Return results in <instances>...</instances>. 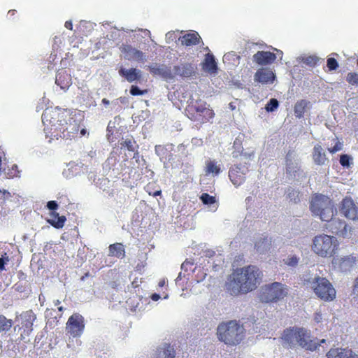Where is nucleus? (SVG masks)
I'll return each mask as SVG.
<instances>
[{"instance_id": "6ab92c4d", "label": "nucleus", "mask_w": 358, "mask_h": 358, "mask_svg": "<svg viewBox=\"0 0 358 358\" xmlns=\"http://www.w3.org/2000/svg\"><path fill=\"white\" fill-rule=\"evenodd\" d=\"M202 39L196 31H190L178 38V41L185 47H190L199 45Z\"/></svg>"}, {"instance_id": "b1692460", "label": "nucleus", "mask_w": 358, "mask_h": 358, "mask_svg": "<svg viewBox=\"0 0 358 358\" xmlns=\"http://www.w3.org/2000/svg\"><path fill=\"white\" fill-rule=\"evenodd\" d=\"M119 74L122 77L124 78L129 83H133L134 81L139 80L141 78V71L136 68L126 69L122 67L119 70Z\"/></svg>"}, {"instance_id": "20e7f679", "label": "nucleus", "mask_w": 358, "mask_h": 358, "mask_svg": "<svg viewBox=\"0 0 358 358\" xmlns=\"http://www.w3.org/2000/svg\"><path fill=\"white\" fill-rule=\"evenodd\" d=\"M217 337L228 345L239 344L245 336V329L236 321L231 320L220 324L217 327Z\"/></svg>"}, {"instance_id": "1a4fd4ad", "label": "nucleus", "mask_w": 358, "mask_h": 358, "mask_svg": "<svg viewBox=\"0 0 358 358\" xmlns=\"http://www.w3.org/2000/svg\"><path fill=\"white\" fill-rule=\"evenodd\" d=\"M79 124L76 120H69L68 122L66 120V123L64 122L63 125L58 127V129H54L53 135L50 140L53 139H72L78 136L79 131Z\"/></svg>"}, {"instance_id": "052dcab7", "label": "nucleus", "mask_w": 358, "mask_h": 358, "mask_svg": "<svg viewBox=\"0 0 358 358\" xmlns=\"http://www.w3.org/2000/svg\"><path fill=\"white\" fill-rule=\"evenodd\" d=\"M107 131H108V133H111V134L113 133V131H112L111 127H110V124H108L107 127ZM108 135H109V134H108Z\"/></svg>"}, {"instance_id": "a19ab883", "label": "nucleus", "mask_w": 358, "mask_h": 358, "mask_svg": "<svg viewBox=\"0 0 358 358\" xmlns=\"http://www.w3.org/2000/svg\"><path fill=\"white\" fill-rule=\"evenodd\" d=\"M340 164L343 167H349L352 162V158L346 154L340 156Z\"/></svg>"}, {"instance_id": "338daca9", "label": "nucleus", "mask_w": 358, "mask_h": 358, "mask_svg": "<svg viewBox=\"0 0 358 358\" xmlns=\"http://www.w3.org/2000/svg\"><path fill=\"white\" fill-rule=\"evenodd\" d=\"M324 341H325L323 339V340H322L321 343H324Z\"/></svg>"}, {"instance_id": "c85d7f7f", "label": "nucleus", "mask_w": 358, "mask_h": 358, "mask_svg": "<svg viewBox=\"0 0 358 358\" xmlns=\"http://www.w3.org/2000/svg\"><path fill=\"white\" fill-rule=\"evenodd\" d=\"M52 219H48L47 222L56 229H61L64 226L66 218L65 216H59V213L52 210L50 213Z\"/></svg>"}, {"instance_id": "f704fd0d", "label": "nucleus", "mask_w": 358, "mask_h": 358, "mask_svg": "<svg viewBox=\"0 0 358 358\" xmlns=\"http://www.w3.org/2000/svg\"><path fill=\"white\" fill-rule=\"evenodd\" d=\"M12 325V320L7 319L3 315H0V333L9 331Z\"/></svg>"}, {"instance_id": "72a5a7b5", "label": "nucleus", "mask_w": 358, "mask_h": 358, "mask_svg": "<svg viewBox=\"0 0 358 358\" xmlns=\"http://www.w3.org/2000/svg\"><path fill=\"white\" fill-rule=\"evenodd\" d=\"M355 260L349 256H345L335 261V264L339 265L341 271H346L352 266Z\"/></svg>"}, {"instance_id": "7ed1b4c3", "label": "nucleus", "mask_w": 358, "mask_h": 358, "mask_svg": "<svg viewBox=\"0 0 358 358\" xmlns=\"http://www.w3.org/2000/svg\"><path fill=\"white\" fill-rule=\"evenodd\" d=\"M187 117L199 126L212 122L215 112L206 101L201 99H192L185 108Z\"/></svg>"}, {"instance_id": "79ce46f5", "label": "nucleus", "mask_w": 358, "mask_h": 358, "mask_svg": "<svg viewBox=\"0 0 358 358\" xmlns=\"http://www.w3.org/2000/svg\"><path fill=\"white\" fill-rule=\"evenodd\" d=\"M347 82L352 85H358V73L350 72L346 76Z\"/></svg>"}, {"instance_id": "0eeeda50", "label": "nucleus", "mask_w": 358, "mask_h": 358, "mask_svg": "<svg viewBox=\"0 0 358 358\" xmlns=\"http://www.w3.org/2000/svg\"><path fill=\"white\" fill-rule=\"evenodd\" d=\"M288 287L278 282L265 285L259 294V299L263 303H276L288 294Z\"/></svg>"}, {"instance_id": "6e6552de", "label": "nucleus", "mask_w": 358, "mask_h": 358, "mask_svg": "<svg viewBox=\"0 0 358 358\" xmlns=\"http://www.w3.org/2000/svg\"><path fill=\"white\" fill-rule=\"evenodd\" d=\"M311 288L322 301L330 302L336 296V291L330 281L324 277L316 276L313 279Z\"/></svg>"}, {"instance_id": "c756f323", "label": "nucleus", "mask_w": 358, "mask_h": 358, "mask_svg": "<svg viewBox=\"0 0 358 358\" xmlns=\"http://www.w3.org/2000/svg\"><path fill=\"white\" fill-rule=\"evenodd\" d=\"M220 165L215 160H207L206 162L205 173L206 175L218 176L221 172Z\"/></svg>"}, {"instance_id": "f3484780", "label": "nucleus", "mask_w": 358, "mask_h": 358, "mask_svg": "<svg viewBox=\"0 0 358 358\" xmlns=\"http://www.w3.org/2000/svg\"><path fill=\"white\" fill-rule=\"evenodd\" d=\"M248 168L241 164L234 165L229 171V177L231 182L236 187L242 185L245 179Z\"/></svg>"}, {"instance_id": "dca6fc26", "label": "nucleus", "mask_w": 358, "mask_h": 358, "mask_svg": "<svg viewBox=\"0 0 358 358\" xmlns=\"http://www.w3.org/2000/svg\"><path fill=\"white\" fill-rule=\"evenodd\" d=\"M301 327H292L283 331L281 336L282 345L286 348L293 349L298 343V335L300 334Z\"/></svg>"}, {"instance_id": "4c0bfd02", "label": "nucleus", "mask_w": 358, "mask_h": 358, "mask_svg": "<svg viewBox=\"0 0 358 358\" xmlns=\"http://www.w3.org/2000/svg\"><path fill=\"white\" fill-rule=\"evenodd\" d=\"M200 199L205 205H211L215 203V197L208 194V193H203L200 196Z\"/></svg>"}, {"instance_id": "9d476101", "label": "nucleus", "mask_w": 358, "mask_h": 358, "mask_svg": "<svg viewBox=\"0 0 358 358\" xmlns=\"http://www.w3.org/2000/svg\"><path fill=\"white\" fill-rule=\"evenodd\" d=\"M36 319V316L31 310L22 312L17 317V320L19 322L17 327H19V330L22 331L20 333L21 340L29 336L33 331V324Z\"/></svg>"}, {"instance_id": "2eb2a0df", "label": "nucleus", "mask_w": 358, "mask_h": 358, "mask_svg": "<svg viewBox=\"0 0 358 358\" xmlns=\"http://www.w3.org/2000/svg\"><path fill=\"white\" fill-rule=\"evenodd\" d=\"M297 345L308 351H315L320 345L314 339H312L310 331L301 327L300 334L298 335Z\"/></svg>"}, {"instance_id": "a211bd4d", "label": "nucleus", "mask_w": 358, "mask_h": 358, "mask_svg": "<svg viewBox=\"0 0 358 358\" xmlns=\"http://www.w3.org/2000/svg\"><path fill=\"white\" fill-rule=\"evenodd\" d=\"M148 70L152 76H159L165 80L173 79L171 68L165 64H154L148 66Z\"/></svg>"}, {"instance_id": "58836bf2", "label": "nucleus", "mask_w": 358, "mask_h": 358, "mask_svg": "<svg viewBox=\"0 0 358 358\" xmlns=\"http://www.w3.org/2000/svg\"><path fill=\"white\" fill-rule=\"evenodd\" d=\"M122 147L126 148L129 151L134 152L136 150V141L132 138H127L124 141L121 143Z\"/></svg>"}, {"instance_id": "6e6d98bb", "label": "nucleus", "mask_w": 358, "mask_h": 358, "mask_svg": "<svg viewBox=\"0 0 358 358\" xmlns=\"http://www.w3.org/2000/svg\"><path fill=\"white\" fill-rule=\"evenodd\" d=\"M16 13H17L16 10H10L8 12V15L11 17H13L16 14Z\"/></svg>"}, {"instance_id": "393cba45", "label": "nucleus", "mask_w": 358, "mask_h": 358, "mask_svg": "<svg viewBox=\"0 0 358 358\" xmlns=\"http://www.w3.org/2000/svg\"><path fill=\"white\" fill-rule=\"evenodd\" d=\"M202 68L206 72L210 74H216L217 73L218 68L217 62L212 54L207 53L205 55L204 60L202 63Z\"/></svg>"}, {"instance_id": "de8ad7c7", "label": "nucleus", "mask_w": 358, "mask_h": 358, "mask_svg": "<svg viewBox=\"0 0 358 358\" xmlns=\"http://www.w3.org/2000/svg\"><path fill=\"white\" fill-rule=\"evenodd\" d=\"M147 90H140L136 85H131L130 87V94L133 96L143 95L147 93Z\"/></svg>"}, {"instance_id": "7c9ffc66", "label": "nucleus", "mask_w": 358, "mask_h": 358, "mask_svg": "<svg viewBox=\"0 0 358 358\" xmlns=\"http://www.w3.org/2000/svg\"><path fill=\"white\" fill-rule=\"evenodd\" d=\"M109 255L122 259L125 257V250L124 245L120 243H116L110 245Z\"/></svg>"}, {"instance_id": "864d4df0", "label": "nucleus", "mask_w": 358, "mask_h": 358, "mask_svg": "<svg viewBox=\"0 0 358 358\" xmlns=\"http://www.w3.org/2000/svg\"><path fill=\"white\" fill-rule=\"evenodd\" d=\"M352 292L355 294H356L358 296V275L357 277L355 278L352 287Z\"/></svg>"}, {"instance_id": "bb28decb", "label": "nucleus", "mask_w": 358, "mask_h": 358, "mask_svg": "<svg viewBox=\"0 0 358 358\" xmlns=\"http://www.w3.org/2000/svg\"><path fill=\"white\" fill-rule=\"evenodd\" d=\"M176 350L170 343H164L162 347L157 348L155 358H175Z\"/></svg>"}, {"instance_id": "0e129e2a", "label": "nucleus", "mask_w": 358, "mask_h": 358, "mask_svg": "<svg viewBox=\"0 0 358 358\" xmlns=\"http://www.w3.org/2000/svg\"><path fill=\"white\" fill-rule=\"evenodd\" d=\"M54 303L55 306H58L60 304V301H59V300H56V301H55Z\"/></svg>"}, {"instance_id": "5fc2aeb1", "label": "nucleus", "mask_w": 358, "mask_h": 358, "mask_svg": "<svg viewBox=\"0 0 358 358\" xmlns=\"http://www.w3.org/2000/svg\"><path fill=\"white\" fill-rule=\"evenodd\" d=\"M64 26H65V27L66 29H68L69 30H72V29H73V24H72V22L71 20L66 21L65 24H64Z\"/></svg>"}, {"instance_id": "e2e57ef3", "label": "nucleus", "mask_w": 358, "mask_h": 358, "mask_svg": "<svg viewBox=\"0 0 358 358\" xmlns=\"http://www.w3.org/2000/svg\"><path fill=\"white\" fill-rule=\"evenodd\" d=\"M165 284V280H161L159 282V287H163Z\"/></svg>"}, {"instance_id": "cd10ccee", "label": "nucleus", "mask_w": 358, "mask_h": 358, "mask_svg": "<svg viewBox=\"0 0 358 358\" xmlns=\"http://www.w3.org/2000/svg\"><path fill=\"white\" fill-rule=\"evenodd\" d=\"M312 156L313 162L317 165H324L327 160L325 152L319 144L314 146Z\"/></svg>"}, {"instance_id": "49530a36", "label": "nucleus", "mask_w": 358, "mask_h": 358, "mask_svg": "<svg viewBox=\"0 0 358 358\" xmlns=\"http://www.w3.org/2000/svg\"><path fill=\"white\" fill-rule=\"evenodd\" d=\"M327 66L329 71H334L338 67V63L335 58L329 57L327 59Z\"/></svg>"}, {"instance_id": "4468645a", "label": "nucleus", "mask_w": 358, "mask_h": 358, "mask_svg": "<svg viewBox=\"0 0 358 358\" xmlns=\"http://www.w3.org/2000/svg\"><path fill=\"white\" fill-rule=\"evenodd\" d=\"M340 212L347 219L358 220V206L350 196H345L340 203Z\"/></svg>"}, {"instance_id": "423d86ee", "label": "nucleus", "mask_w": 358, "mask_h": 358, "mask_svg": "<svg viewBox=\"0 0 358 358\" xmlns=\"http://www.w3.org/2000/svg\"><path fill=\"white\" fill-rule=\"evenodd\" d=\"M339 247L336 238L327 234H319L313 240V251L322 257H333Z\"/></svg>"}, {"instance_id": "412c9836", "label": "nucleus", "mask_w": 358, "mask_h": 358, "mask_svg": "<svg viewBox=\"0 0 358 358\" xmlns=\"http://www.w3.org/2000/svg\"><path fill=\"white\" fill-rule=\"evenodd\" d=\"M327 358H358L352 350L347 348H331L326 355Z\"/></svg>"}, {"instance_id": "f03ea898", "label": "nucleus", "mask_w": 358, "mask_h": 358, "mask_svg": "<svg viewBox=\"0 0 358 358\" xmlns=\"http://www.w3.org/2000/svg\"><path fill=\"white\" fill-rule=\"evenodd\" d=\"M310 210L314 216H317L322 221L329 222L336 214L332 199L324 194L315 193L313 194L310 202Z\"/></svg>"}, {"instance_id": "603ef678", "label": "nucleus", "mask_w": 358, "mask_h": 358, "mask_svg": "<svg viewBox=\"0 0 358 358\" xmlns=\"http://www.w3.org/2000/svg\"><path fill=\"white\" fill-rule=\"evenodd\" d=\"M298 263V258L296 257H292L288 259L287 264L289 266H295Z\"/></svg>"}, {"instance_id": "473e14b6", "label": "nucleus", "mask_w": 358, "mask_h": 358, "mask_svg": "<svg viewBox=\"0 0 358 358\" xmlns=\"http://www.w3.org/2000/svg\"><path fill=\"white\" fill-rule=\"evenodd\" d=\"M309 102L305 99L298 101L294 108L295 116L298 118L303 117Z\"/></svg>"}, {"instance_id": "8fccbe9b", "label": "nucleus", "mask_w": 358, "mask_h": 358, "mask_svg": "<svg viewBox=\"0 0 358 358\" xmlns=\"http://www.w3.org/2000/svg\"><path fill=\"white\" fill-rule=\"evenodd\" d=\"M47 207L50 210H55L58 208V205L55 201H50L47 203Z\"/></svg>"}, {"instance_id": "c9c22d12", "label": "nucleus", "mask_w": 358, "mask_h": 358, "mask_svg": "<svg viewBox=\"0 0 358 358\" xmlns=\"http://www.w3.org/2000/svg\"><path fill=\"white\" fill-rule=\"evenodd\" d=\"M300 192L292 187H289L287 190V197L289 199L290 202L297 203L300 201L299 198Z\"/></svg>"}, {"instance_id": "37998d69", "label": "nucleus", "mask_w": 358, "mask_h": 358, "mask_svg": "<svg viewBox=\"0 0 358 358\" xmlns=\"http://www.w3.org/2000/svg\"><path fill=\"white\" fill-rule=\"evenodd\" d=\"M334 141L335 142V145L328 148V151L331 153L334 154L343 149V143L341 142L337 138L334 139Z\"/></svg>"}, {"instance_id": "9b49d317", "label": "nucleus", "mask_w": 358, "mask_h": 358, "mask_svg": "<svg viewBox=\"0 0 358 358\" xmlns=\"http://www.w3.org/2000/svg\"><path fill=\"white\" fill-rule=\"evenodd\" d=\"M85 327L84 317L80 313H73L67 320L66 331L71 337H80L84 331Z\"/></svg>"}, {"instance_id": "a18cd8bd", "label": "nucleus", "mask_w": 358, "mask_h": 358, "mask_svg": "<svg viewBox=\"0 0 358 358\" xmlns=\"http://www.w3.org/2000/svg\"><path fill=\"white\" fill-rule=\"evenodd\" d=\"M7 175L9 178H13L15 177H20V171L16 164L12 165L11 168L8 169Z\"/></svg>"}, {"instance_id": "3c124183", "label": "nucleus", "mask_w": 358, "mask_h": 358, "mask_svg": "<svg viewBox=\"0 0 358 358\" xmlns=\"http://www.w3.org/2000/svg\"><path fill=\"white\" fill-rule=\"evenodd\" d=\"M314 321L317 323L322 322L323 315L321 312H315L313 317Z\"/></svg>"}, {"instance_id": "4d7b16f0", "label": "nucleus", "mask_w": 358, "mask_h": 358, "mask_svg": "<svg viewBox=\"0 0 358 358\" xmlns=\"http://www.w3.org/2000/svg\"><path fill=\"white\" fill-rule=\"evenodd\" d=\"M159 298H160V296L158 294H153L151 296V299L153 301H157Z\"/></svg>"}, {"instance_id": "39448f33", "label": "nucleus", "mask_w": 358, "mask_h": 358, "mask_svg": "<svg viewBox=\"0 0 358 358\" xmlns=\"http://www.w3.org/2000/svg\"><path fill=\"white\" fill-rule=\"evenodd\" d=\"M68 116L69 112L65 109L58 107L45 109L42 115V121L46 138H52L54 129H58L64 122L66 123Z\"/></svg>"}, {"instance_id": "ea45409f", "label": "nucleus", "mask_w": 358, "mask_h": 358, "mask_svg": "<svg viewBox=\"0 0 358 358\" xmlns=\"http://www.w3.org/2000/svg\"><path fill=\"white\" fill-rule=\"evenodd\" d=\"M279 106V102L276 99H271L266 105L265 109L268 112L275 111Z\"/></svg>"}, {"instance_id": "2f4dec72", "label": "nucleus", "mask_w": 358, "mask_h": 358, "mask_svg": "<svg viewBox=\"0 0 358 358\" xmlns=\"http://www.w3.org/2000/svg\"><path fill=\"white\" fill-rule=\"evenodd\" d=\"M255 247L257 250H268L271 247V238L266 236H262L255 243Z\"/></svg>"}, {"instance_id": "09e8293b", "label": "nucleus", "mask_w": 358, "mask_h": 358, "mask_svg": "<svg viewBox=\"0 0 358 358\" xmlns=\"http://www.w3.org/2000/svg\"><path fill=\"white\" fill-rule=\"evenodd\" d=\"M9 261V258L7 256L6 253H4V255L0 258V272L5 269V264Z\"/></svg>"}, {"instance_id": "bf43d9fd", "label": "nucleus", "mask_w": 358, "mask_h": 358, "mask_svg": "<svg viewBox=\"0 0 358 358\" xmlns=\"http://www.w3.org/2000/svg\"><path fill=\"white\" fill-rule=\"evenodd\" d=\"M101 102L104 105H108L110 103L109 101L107 99H106V98L103 99Z\"/></svg>"}, {"instance_id": "a878e982", "label": "nucleus", "mask_w": 358, "mask_h": 358, "mask_svg": "<svg viewBox=\"0 0 358 358\" xmlns=\"http://www.w3.org/2000/svg\"><path fill=\"white\" fill-rule=\"evenodd\" d=\"M55 83L62 90H66L71 85V75L65 70L57 72L56 75Z\"/></svg>"}, {"instance_id": "774afa93", "label": "nucleus", "mask_w": 358, "mask_h": 358, "mask_svg": "<svg viewBox=\"0 0 358 358\" xmlns=\"http://www.w3.org/2000/svg\"><path fill=\"white\" fill-rule=\"evenodd\" d=\"M357 64H358V59H357Z\"/></svg>"}, {"instance_id": "4be33fe9", "label": "nucleus", "mask_w": 358, "mask_h": 358, "mask_svg": "<svg viewBox=\"0 0 358 358\" xmlns=\"http://www.w3.org/2000/svg\"><path fill=\"white\" fill-rule=\"evenodd\" d=\"M275 79V73L268 69H260L255 74V80L262 84L273 83Z\"/></svg>"}, {"instance_id": "f8f14e48", "label": "nucleus", "mask_w": 358, "mask_h": 358, "mask_svg": "<svg viewBox=\"0 0 358 358\" xmlns=\"http://www.w3.org/2000/svg\"><path fill=\"white\" fill-rule=\"evenodd\" d=\"M119 48L121 53L124 55V58L128 61L144 63L147 60L145 53L133 47L128 42L123 43Z\"/></svg>"}, {"instance_id": "e433bc0d", "label": "nucleus", "mask_w": 358, "mask_h": 358, "mask_svg": "<svg viewBox=\"0 0 358 358\" xmlns=\"http://www.w3.org/2000/svg\"><path fill=\"white\" fill-rule=\"evenodd\" d=\"M292 154V151H289L287 153L286 157H285V165H286V171L287 173H291L292 172H296L295 168H297V166L294 165V163L292 162L291 155Z\"/></svg>"}, {"instance_id": "f257e3e1", "label": "nucleus", "mask_w": 358, "mask_h": 358, "mask_svg": "<svg viewBox=\"0 0 358 358\" xmlns=\"http://www.w3.org/2000/svg\"><path fill=\"white\" fill-rule=\"evenodd\" d=\"M263 276V272L255 265L236 268L228 276L225 289L233 296L246 294L259 287Z\"/></svg>"}, {"instance_id": "13d9d810", "label": "nucleus", "mask_w": 358, "mask_h": 358, "mask_svg": "<svg viewBox=\"0 0 358 358\" xmlns=\"http://www.w3.org/2000/svg\"><path fill=\"white\" fill-rule=\"evenodd\" d=\"M162 194V191L161 190H157L155 191L153 194H152V196H159L161 195Z\"/></svg>"}, {"instance_id": "69168bd1", "label": "nucleus", "mask_w": 358, "mask_h": 358, "mask_svg": "<svg viewBox=\"0 0 358 358\" xmlns=\"http://www.w3.org/2000/svg\"><path fill=\"white\" fill-rule=\"evenodd\" d=\"M58 310H59V311L62 312V311H63L64 308L62 306H59V307H58Z\"/></svg>"}, {"instance_id": "c03bdc74", "label": "nucleus", "mask_w": 358, "mask_h": 358, "mask_svg": "<svg viewBox=\"0 0 358 358\" xmlns=\"http://www.w3.org/2000/svg\"><path fill=\"white\" fill-rule=\"evenodd\" d=\"M319 59L315 56H308L303 59V62L308 66L313 67L317 65Z\"/></svg>"}, {"instance_id": "680f3d73", "label": "nucleus", "mask_w": 358, "mask_h": 358, "mask_svg": "<svg viewBox=\"0 0 358 358\" xmlns=\"http://www.w3.org/2000/svg\"><path fill=\"white\" fill-rule=\"evenodd\" d=\"M86 133H87V131H86V129H82L80 130V134H81L82 136L85 135V134H86Z\"/></svg>"}, {"instance_id": "ddd939ff", "label": "nucleus", "mask_w": 358, "mask_h": 358, "mask_svg": "<svg viewBox=\"0 0 358 358\" xmlns=\"http://www.w3.org/2000/svg\"><path fill=\"white\" fill-rule=\"evenodd\" d=\"M326 229L331 233L343 238H350L352 234V228L348 227L345 222L341 219H331L327 222Z\"/></svg>"}, {"instance_id": "aec40b11", "label": "nucleus", "mask_w": 358, "mask_h": 358, "mask_svg": "<svg viewBox=\"0 0 358 358\" xmlns=\"http://www.w3.org/2000/svg\"><path fill=\"white\" fill-rule=\"evenodd\" d=\"M252 59L259 65H267L275 61L276 55L269 51H258L253 55Z\"/></svg>"}, {"instance_id": "5701e85b", "label": "nucleus", "mask_w": 358, "mask_h": 358, "mask_svg": "<svg viewBox=\"0 0 358 358\" xmlns=\"http://www.w3.org/2000/svg\"><path fill=\"white\" fill-rule=\"evenodd\" d=\"M173 76H179L180 77L189 78L194 73V68L192 64L185 63L182 65H176L173 66Z\"/></svg>"}]
</instances>
